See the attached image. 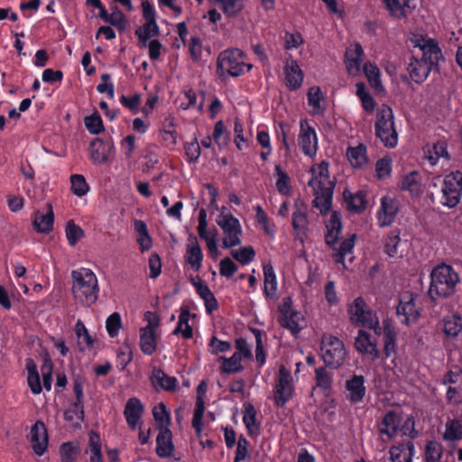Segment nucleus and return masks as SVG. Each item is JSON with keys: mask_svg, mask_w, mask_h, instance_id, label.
Wrapping results in <instances>:
<instances>
[{"mask_svg": "<svg viewBox=\"0 0 462 462\" xmlns=\"http://www.w3.org/2000/svg\"><path fill=\"white\" fill-rule=\"evenodd\" d=\"M54 214L50 204L34 213L32 226L39 233L48 234L52 230Z\"/></svg>", "mask_w": 462, "mask_h": 462, "instance_id": "b1692460", "label": "nucleus"}, {"mask_svg": "<svg viewBox=\"0 0 462 462\" xmlns=\"http://www.w3.org/2000/svg\"><path fill=\"white\" fill-rule=\"evenodd\" d=\"M71 190L78 197H82L88 191V186L82 175L75 174L70 178Z\"/></svg>", "mask_w": 462, "mask_h": 462, "instance_id": "774afa93", "label": "nucleus"}, {"mask_svg": "<svg viewBox=\"0 0 462 462\" xmlns=\"http://www.w3.org/2000/svg\"><path fill=\"white\" fill-rule=\"evenodd\" d=\"M276 188L278 191L282 195H288L291 191L290 177L282 171L280 165L275 166Z\"/></svg>", "mask_w": 462, "mask_h": 462, "instance_id": "680f3d73", "label": "nucleus"}, {"mask_svg": "<svg viewBox=\"0 0 462 462\" xmlns=\"http://www.w3.org/2000/svg\"><path fill=\"white\" fill-rule=\"evenodd\" d=\"M294 393V384L292 376L285 366L279 368L276 383L273 390V399L278 406H283L291 400Z\"/></svg>", "mask_w": 462, "mask_h": 462, "instance_id": "2eb2a0df", "label": "nucleus"}, {"mask_svg": "<svg viewBox=\"0 0 462 462\" xmlns=\"http://www.w3.org/2000/svg\"><path fill=\"white\" fill-rule=\"evenodd\" d=\"M203 257L204 255L202 249L198 242L197 237L192 234L189 235L188 237L186 252L184 255L186 263L193 271L199 272L202 266Z\"/></svg>", "mask_w": 462, "mask_h": 462, "instance_id": "4be33fe9", "label": "nucleus"}, {"mask_svg": "<svg viewBox=\"0 0 462 462\" xmlns=\"http://www.w3.org/2000/svg\"><path fill=\"white\" fill-rule=\"evenodd\" d=\"M64 418L74 427H79L84 419L83 403L80 402H75L72 403L65 411Z\"/></svg>", "mask_w": 462, "mask_h": 462, "instance_id": "3c124183", "label": "nucleus"}, {"mask_svg": "<svg viewBox=\"0 0 462 462\" xmlns=\"http://www.w3.org/2000/svg\"><path fill=\"white\" fill-rule=\"evenodd\" d=\"M366 393L365 378L363 375L354 374L345 383L346 398L351 403H359L363 401Z\"/></svg>", "mask_w": 462, "mask_h": 462, "instance_id": "412c9836", "label": "nucleus"}, {"mask_svg": "<svg viewBox=\"0 0 462 462\" xmlns=\"http://www.w3.org/2000/svg\"><path fill=\"white\" fill-rule=\"evenodd\" d=\"M402 189L408 190L411 195H417L421 191L419 181V174L416 171L405 175L402 181Z\"/></svg>", "mask_w": 462, "mask_h": 462, "instance_id": "6e6d98bb", "label": "nucleus"}, {"mask_svg": "<svg viewBox=\"0 0 462 462\" xmlns=\"http://www.w3.org/2000/svg\"><path fill=\"white\" fill-rule=\"evenodd\" d=\"M314 193V207L319 210L320 214H326L331 207L333 189H320V192Z\"/></svg>", "mask_w": 462, "mask_h": 462, "instance_id": "49530a36", "label": "nucleus"}, {"mask_svg": "<svg viewBox=\"0 0 462 462\" xmlns=\"http://www.w3.org/2000/svg\"><path fill=\"white\" fill-rule=\"evenodd\" d=\"M78 339V346L80 350H86L93 346L95 339L89 335L88 329L81 320H78L74 328Z\"/></svg>", "mask_w": 462, "mask_h": 462, "instance_id": "79ce46f5", "label": "nucleus"}, {"mask_svg": "<svg viewBox=\"0 0 462 462\" xmlns=\"http://www.w3.org/2000/svg\"><path fill=\"white\" fill-rule=\"evenodd\" d=\"M374 129L376 137L385 147L394 148L397 145L398 134L394 125V116L388 106H382L377 109Z\"/></svg>", "mask_w": 462, "mask_h": 462, "instance_id": "0eeeda50", "label": "nucleus"}, {"mask_svg": "<svg viewBox=\"0 0 462 462\" xmlns=\"http://www.w3.org/2000/svg\"><path fill=\"white\" fill-rule=\"evenodd\" d=\"M312 178L309 185L312 188L314 192H320V189H334V182L328 174V164L322 162L316 164L311 168Z\"/></svg>", "mask_w": 462, "mask_h": 462, "instance_id": "6ab92c4d", "label": "nucleus"}, {"mask_svg": "<svg viewBox=\"0 0 462 462\" xmlns=\"http://www.w3.org/2000/svg\"><path fill=\"white\" fill-rule=\"evenodd\" d=\"M316 374V387L321 389L324 393H328L332 385V375L323 368H318Z\"/></svg>", "mask_w": 462, "mask_h": 462, "instance_id": "e2e57ef3", "label": "nucleus"}, {"mask_svg": "<svg viewBox=\"0 0 462 462\" xmlns=\"http://www.w3.org/2000/svg\"><path fill=\"white\" fill-rule=\"evenodd\" d=\"M134 227L141 251H149L152 247V239L148 233L146 224L143 220L136 219L134 221Z\"/></svg>", "mask_w": 462, "mask_h": 462, "instance_id": "58836bf2", "label": "nucleus"}, {"mask_svg": "<svg viewBox=\"0 0 462 462\" xmlns=\"http://www.w3.org/2000/svg\"><path fill=\"white\" fill-rule=\"evenodd\" d=\"M234 133L236 148L240 151L246 149L249 146V139L245 137L243 125L239 120L235 121Z\"/></svg>", "mask_w": 462, "mask_h": 462, "instance_id": "69168bd1", "label": "nucleus"}, {"mask_svg": "<svg viewBox=\"0 0 462 462\" xmlns=\"http://www.w3.org/2000/svg\"><path fill=\"white\" fill-rule=\"evenodd\" d=\"M308 225L307 209L305 205L297 201L295 203V210L292 214V226L297 231H303Z\"/></svg>", "mask_w": 462, "mask_h": 462, "instance_id": "8fccbe9b", "label": "nucleus"}, {"mask_svg": "<svg viewBox=\"0 0 462 462\" xmlns=\"http://www.w3.org/2000/svg\"><path fill=\"white\" fill-rule=\"evenodd\" d=\"M106 23L124 31L126 28L127 19L118 7L114 6L111 8V13L109 14V18L106 19Z\"/></svg>", "mask_w": 462, "mask_h": 462, "instance_id": "338daca9", "label": "nucleus"}, {"mask_svg": "<svg viewBox=\"0 0 462 462\" xmlns=\"http://www.w3.org/2000/svg\"><path fill=\"white\" fill-rule=\"evenodd\" d=\"M152 382L156 389L173 392L177 389L178 380L174 376L167 375L161 369H154L152 374Z\"/></svg>", "mask_w": 462, "mask_h": 462, "instance_id": "4c0bfd02", "label": "nucleus"}, {"mask_svg": "<svg viewBox=\"0 0 462 462\" xmlns=\"http://www.w3.org/2000/svg\"><path fill=\"white\" fill-rule=\"evenodd\" d=\"M156 452L161 457H170L174 449L172 443V435L169 429L160 430V432L156 439Z\"/></svg>", "mask_w": 462, "mask_h": 462, "instance_id": "f704fd0d", "label": "nucleus"}, {"mask_svg": "<svg viewBox=\"0 0 462 462\" xmlns=\"http://www.w3.org/2000/svg\"><path fill=\"white\" fill-rule=\"evenodd\" d=\"M251 69L252 64L246 61L244 52L239 49H228L218 55L217 70L221 77H239Z\"/></svg>", "mask_w": 462, "mask_h": 462, "instance_id": "423d86ee", "label": "nucleus"}, {"mask_svg": "<svg viewBox=\"0 0 462 462\" xmlns=\"http://www.w3.org/2000/svg\"><path fill=\"white\" fill-rule=\"evenodd\" d=\"M411 42L415 48L421 51L422 56L420 59L412 57L408 64L407 71L414 82L421 83L442 58L441 50L435 40L423 34H412Z\"/></svg>", "mask_w": 462, "mask_h": 462, "instance_id": "f257e3e1", "label": "nucleus"}, {"mask_svg": "<svg viewBox=\"0 0 462 462\" xmlns=\"http://www.w3.org/2000/svg\"><path fill=\"white\" fill-rule=\"evenodd\" d=\"M101 447L100 437L92 431L89 434L88 446L85 451L88 462H104Z\"/></svg>", "mask_w": 462, "mask_h": 462, "instance_id": "ea45409f", "label": "nucleus"}, {"mask_svg": "<svg viewBox=\"0 0 462 462\" xmlns=\"http://www.w3.org/2000/svg\"><path fill=\"white\" fill-rule=\"evenodd\" d=\"M344 199L351 211L360 212L365 208L366 200L365 195L363 192H356L353 194L349 191H345Z\"/></svg>", "mask_w": 462, "mask_h": 462, "instance_id": "09e8293b", "label": "nucleus"}, {"mask_svg": "<svg viewBox=\"0 0 462 462\" xmlns=\"http://www.w3.org/2000/svg\"><path fill=\"white\" fill-rule=\"evenodd\" d=\"M147 325L140 329V347L144 355H152L160 338L159 318L152 312L145 313Z\"/></svg>", "mask_w": 462, "mask_h": 462, "instance_id": "f8f14e48", "label": "nucleus"}, {"mask_svg": "<svg viewBox=\"0 0 462 462\" xmlns=\"http://www.w3.org/2000/svg\"><path fill=\"white\" fill-rule=\"evenodd\" d=\"M116 147L111 141L96 138L90 143L89 156L95 164H104L115 155Z\"/></svg>", "mask_w": 462, "mask_h": 462, "instance_id": "f3484780", "label": "nucleus"}, {"mask_svg": "<svg viewBox=\"0 0 462 462\" xmlns=\"http://www.w3.org/2000/svg\"><path fill=\"white\" fill-rule=\"evenodd\" d=\"M231 255L242 265L249 264L255 256L254 248L250 245L231 251Z\"/></svg>", "mask_w": 462, "mask_h": 462, "instance_id": "052dcab7", "label": "nucleus"}, {"mask_svg": "<svg viewBox=\"0 0 462 462\" xmlns=\"http://www.w3.org/2000/svg\"><path fill=\"white\" fill-rule=\"evenodd\" d=\"M236 351L230 357L220 356L217 359L219 370L222 374H237L244 370L243 361L252 359V346L243 338L236 340Z\"/></svg>", "mask_w": 462, "mask_h": 462, "instance_id": "1a4fd4ad", "label": "nucleus"}, {"mask_svg": "<svg viewBox=\"0 0 462 462\" xmlns=\"http://www.w3.org/2000/svg\"><path fill=\"white\" fill-rule=\"evenodd\" d=\"M280 322L282 326L289 329L292 335L296 336L306 325L303 315L294 310L291 300L286 299L280 306Z\"/></svg>", "mask_w": 462, "mask_h": 462, "instance_id": "dca6fc26", "label": "nucleus"}, {"mask_svg": "<svg viewBox=\"0 0 462 462\" xmlns=\"http://www.w3.org/2000/svg\"><path fill=\"white\" fill-rule=\"evenodd\" d=\"M415 454V447L411 441L400 443L389 449L392 462H412Z\"/></svg>", "mask_w": 462, "mask_h": 462, "instance_id": "c85d7f7f", "label": "nucleus"}, {"mask_svg": "<svg viewBox=\"0 0 462 462\" xmlns=\"http://www.w3.org/2000/svg\"><path fill=\"white\" fill-rule=\"evenodd\" d=\"M308 105L310 108V112L316 116L324 113L325 106V97L319 87H310L307 93Z\"/></svg>", "mask_w": 462, "mask_h": 462, "instance_id": "2f4dec72", "label": "nucleus"}, {"mask_svg": "<svg viewBox=\"0 0 462 462\" xmlns=\"http://www.w3.org/2000/svg\"><path fill=\"white\" fill-rule=\"evenodd\" d=\"M356 87V96L359 97L362 107L364 110L369 114L373 113L374 110V100L371 97V95L366 91L364 83H357Z\"/></svg>", "mask_w": 462, "mask_h": 462, "instance_id": "13d9d810", "label": "nucleus"}, {"mask_svg": "<svg viewBox=\"0 0 462 462\" xmlns=\"http://www.w3.org/2000/svg\"><path fill=\"white\" fill-rule=\"evenodd\" d=\"M355 347L360 353L371 356L373 358L378 357L379 352L376 345L371 340L370 335L365 330L360 329L355 339Z\"/></svg>", "mask_w": 462, "mask_h": 462, "instance_id": "473e14b6", "label": "nucleus"}, {"mask_svg": "<svg viewBox=\"0 0 462 462\" xmlns=\"http://www.w3.org/2000/svg\"><path fill=\"white\" fill-rule=\"evenodd\" d=\"M159 33L157 22H145V23L135 31L141 47H146L150 38Z\"/></svg>", "mask_w": 462, "mask_h": 462, "instance_id": "37998d69", "label": "nucleus"}, {"mask_svg": "<svg viewBox=\"0 0 462 462\" xmlns=\"http://www.w3.org/2000/svg\"><path fill=\"white\" fill-rule=\"evenodd\" d=\"M297 143L301 152L314 159L317 155L319 147V139L314 127L310 126L307 119H300V131L297 138Z\"/></svg>", "mask_w": 462, "mask_h": 462, "instance_id": "ddd939ff", "label": "nucleus"}, {"mask_svg": "<svg viewBox=\"0 0 462 462\" xmlns=\"http://www.w3.org/2000/svg\"><path fill=\"white\" fill-rule=\"evenodd\" d=\"M442 330L447 337L455 338L462 331V317L457 313H451L443 318Z\"/></svg>", "mask_w": 462, "mask_h": 462, "instance_id": "c9c22d12", "label": "nucleus"}, {"mask_svg": "<svg viewBox=\"0 0 462 462\" xmlns=\"http://www.w3.org/2000/svg\"><path fill=\"white\" fill-rule=\"evenodd\" d=\"M346 157L354 168H363L368 163L366 146L363 143H358L356 146L348 147Z\"/></svg>", "mask_w": 462, "mask_h": 462, "instance_id": "e433bc0d", "label": "nucleus"}, {"mask_svg": "<svg viewBox=\"0 0 462 462\" xmlns=\"http://www.w3.org/2000/svg\"><path fill=\"white\" fill-rule=\"evenodd\" d=\"M284 74L286 85L290 89L295 90L301 86L304 76L296 60H287L284 66Z\"/></svg>", "mask_w": 462, "mask_h": 462, "instance_id": "cd10ccee", "label": "nucleus"}, {"mask_svg": "<svg viewBox=\"0 0 462 462\" xmlns=\"http://www.w3.org/2000/svg\"><path fill=\"white\" fill-rule=\"evenodd\" d=\"M208 2L218 7L227 18L237 17L245 5V0H208Z\"/></svg>", "mask_w": 462, "mask_h": 462, "instance_id": "c756f323", "label": "nucleus"}, {"mask_svg": "<svg viewBox=\"0 0 462 462\" xmlns=\"http://www.w3.org/2000/svg\"><path fill=\"white\" fill-rule=\"evenodd\" d=\"M416 0H383L386 8L395 18H403L413 8Z\"/></svg>", "mask_w": 462, "mask_h": 462, "instance_id": "72a5a7b5", "label": "nucleus"}, {"mask_svg": "<svg viewBox=\"0 0 462 462\" xmlns=\"http://www.w3.org/2000/svg\"><path fill=\"white\" fill-rule=\"evenodd\" d=\"M326 227L328 231L326 243L333 249L332 258L336 263H339L346 268V259L349 256V260H353L352 253L356 244V235H351L337 244L338 236L342 228L341 217L337 212H333L330 215Z\"/></svg>", "mask_w": 462, "mask_h": 462, "instance_id": "7ed1b4c3", "label": "nucleus"}, {"mask_svg": "<svg viewBox=\"0 0 462 462\" xmlns=\"http://www.w3.org/2000/svg\"><path fill=\"white\" fill-rule=\"evenodd\" d=\"M143 412V406L139 399L130 398L125 407L124 415L128 426L132 430L137 429Z\"/></svg>", "mask_w": 462, "mask_h": 462, "instance_id": "bb28decb", "label": "nucleus"}, {"mask_svg": "<svg viewBox=\"0 0 462 462\" xmlns=\"http://www.w3.org/2000/svg\"><path fill=\"white\" fill-rule=\"evenodd\" d=\"M364 73L372 88L376 90H382L381 73L378 67L371 62L364 66Z\"/></svg>", "mask_w": 462, "mask_h": 462, "instance_id": "603ef678", "label": "nucleus"}, {"mask_svg": "<svg viewBox=\"0 0 462 462\" xmlns=\"http://www.w3.org/2000/svg\"><path fill=\"white\" fill-rule=\"evenodd\" d=\"M383 325L385 355L391 356L395 352L396 332L390 321L383 320Z\"/></svg>", "mask_w": 462, "mask_h": 462, "instance_id": "c03bdc74", "label": "nucleus"}, {"mask_svg": "<svg viewBox=\"0 0 462 462\" xmlns=\"http://www.w3.org/2000/svg\"><path fill=\"white\" fill-rule=\"evenodd\" d=\"M420 314V308L418 304V297L409 291L400 296L397 306V316L400 321L405 325L415 323Z\"/></svg>", "mask_w": 462, "mask_h": 462, "instance_id": "4468645a", "label": "nucleus"}, {"mask_svg": "<svg viewBox=\"0 0 462 462\" xmlns=\"http://www.w3.org/2000/svg\"><path fill=\"white\" fill-rule=\"evenodd\" d=\"M401 423V415L393 411L387 412L379 426V431L381 434L387 436L388 439L396 438L400 434Z\"/></svg>", "mask_w": 462, "mask_h": 462, "instance_id": "a878e982", "label": "nucleus"}, {"mask_svg": "<svg viewBox=\"0 0 462 462\" xmlns=\"http://www.w3.org/2000/svg\"><path fill=\"white\" fill-rule=\"evenodd\" d=\"M71 291L74 299L79 303L90 306L98 298V282L93 271L79 268L71 272Z\"/></svg>", "mask_w": 462, "mask_h": 462, "instance_id": "20e7f679", "label": "nucleus"}, {"mask_svg": "<svg viewBox=\"0 0 462 462\" xmlns=\"http://www.w3.org/2000/svg\"><path fill=\"white\" fill-rule=\"evenodd\" d=\"M216 209L218 211L216 222L224 235L222 247L228 249L240 245L242 244L243 236V228L240 221L234 217L225 206L221 208L216 206Z\"/></svg>", "mask_w": 462, "mask_h": 462, "instance_id": "39448f33", "label": "nucleus"}, {"mask_svg": "<svg viewBox=\"0 0 462 462\" xmlns=\"http://www.w3.org/2000/svg\"><path fill=\"white\" fill-rule=\"evenodd\" d=\"M263 291L266 297L274 298L278 289V282L274 270L271 264L263 265Z\"/></svg>", "mask_w": 462, "mask_h": 462, "instance_id": "a19ab883", "label": "nucleus"}, {"mask_svg": "<svg viewBox=\"0 0 462 462\" xmlns=\"http://www.w3.org/2000/svg\"><path fill=\"white\" fill-rule=\"evenodd\" d=\"M79 453V446L74 442L63 443L60 448L61 462H76Z\"/></svg>", "mask_w": 462, "mask_h": 462, "instance_id": "5fc2aeb1", "label": "nucleus"}, {"mask_svg": "<svg viewBox=\"0 0 462 462\" xmlns=\"http://www.w3.org/2000/svg\"><path fill=\"white\" fill-rule=\"evenodd\" d=\"M29 440L35 455L42 456L46 452L49 445V437L47 429L42 421L38 420L32 427Z\"/></svg>", "mask_w": 462, "mask_h": 462, "instance_id": "a211bd4d", "label": "nucleus"}, {"mask_svg": "<svg viewBox=\"0 0 462 462\" xmlns=\"http://www.w3.org/2000/svg\"><path fill=\"white\" fill-rule=\"evenodd\" d=\"M190 317V312L188 310H183L179 316L178 325L174 329L173 334H180L185 339L191 338L193 331L191 326L189 324Z\"/></svg>", "mask_w": 462, "mask_h": 462, "instance_id": "de8ad7c7", "label": "nucleus"}, {"mask_svg": "<svg viewBox=\"0 0 462 462\" xmlns=\"http://www.w3.org/2000/svg\"><path fill=\"white\" fill-rule=\"evenodd\" d=\"M399 210L398 201L390 196H383L380 200V208L377 211V220L380 226L391 225Z\"/></svg>", "mask_w": 462, "mask_h": 462, "instance_id": "aec40b11", "label": "nucleus"}, {"mask_svg": "<svg viewBox=\"0 0 462 462\" xmlns=\"http://www.w3.org/2000/svg\"><path fill=\"white\" fill-rule=\"evenodd\" d=\"M152 415L159 430L169 429L171 417L163 403L161 402L153 407Z\"/></svg>", "mask_w": 462, "mask_h": 462, "instance_id": "4d7b16f0", "label": "nucleus"}, {"mask_svg": "<svg viewBox=\"0 0 462 462\" xmlns=\"http://www.w3.org/2000/svg\"><path fill=\"white\" fill-rule=\"evenodd\" d=\"M439 202L448 208L456 207L462 197V172L451 171L446 174L440 189Z\"/></svg>", "mask_w": 462, "mask_h": 462, "instance_id": "9b49d317", "label": "nucleus"}, {"mask_svg": "<svg viewBox=\"0 0 462 462\" xmlns=\"http://www.w3.org/2000/svg\"><path fill=\"white\" fill-rule=\"evenodd\" d=\"M346 66L349 74L356 76L360 73L364 51L360 44L355 43L346 51Z\"/></svg>", "mask_w": 462, "mask_h": 462, "instance_id": "393cba45", "label": "nucleus"}, {"mask_svg": "<svg viewBox=\"0 0 462 462\" xmlns=\"http://www.w3.org/2000/svg\"><path fill=\"white\" fill-rule=\"evenodd\" d=\"M424 159L430 166L439 163L441 167H444L449 160L446 143L439 142L433 145H427L424 148Z\"/></svg>", "mask_w": 462, "mask_h": 462, "instance_id": "5701e85b", "label": "nucleus"}, {"mask_svg": "<svg viewBox=\"0 0 462 462\" xmlns=\"http://www.w3.org/2000/svg\"><path fill=\"white\" fill-rule=\"evenodd\" d=\"M348 315L350 321L356 326L374 330L377 335L382 333L376 312L368 307L363 298L358 297L353 301L348 308Z\"/></svg>", "mask_w": 462, "mask_h": 462, "instance_id": "6e6552de", "label": "nucleus"}, {"mask_svg": "<svg viewBox=\"0 0 462 462\" xmlns=\"http://www.w3.org/2000/svg\"><path fill=\"white\" fill-rule=\"evenodd\" d=\"M27 371L28 385L33 394H39L42 392V387L41 384L40 375L36 370L35 365L32 362H29L27 364Z\"/></svg>", "mask_w": 462, "mask_h": 462, "instance_id": "bf43d9fd", "label": "nucleus"}, {"mask_svg": "<svg viewBox=\"0 0 462 462\" xmlns=\"http://www.w3.org/2000/svg\"><path fill=\"white\" fill-rule=\"evenodd\" d=\"M191 284L196 289L197 293L204 300V304L208 312H212L217 308V300L208 288L200 279H191Z\"/></svg>", "mask_w": 462, "mask_h": 462, "instance_id": "7c9ffc66", "label": "nucleus"}, {"mask_svg": "<svg viewBox=\"0 0 462 462\" xmlns=\"http://www.w3.org/2000/svg\"><path fill=\"white\" fill-rule=\"evenodd\" d=\"M430 278L428 295L434 301L452 296L460 282L457 272L451 265L446 263L434 267Z\"/></svg>", "mask_w": 462, "mask_h": 462, "instance_id": "f03ea898", "label": "nucleus"}, {"mask_svg": "<svg viewBox=\"0 0 462 462\" xmlns=\"http://www.w3.org/2000/svg\"><path fill=\"white\" fill-rule=\"evenodd\" d=\"M243 421L251 436H256L259 434V426L255 419V411L253 407L245 410Z\"/></svg>", "mask_w": 462, "mask_h": 462, "instance_id": "0e129e2a", "label": "nucleus"}, {"mask_svg": "<svg viewBox=\"0 0 462 462\" xmlns=\"http://www.w3.org/2000/svg\"><path fill=\"white\" fill-rule=\"evenodd\" d=\"M424 455L426 462H440L443 447L436 440H430L425 445Z\"/></svg>", "mask_w": 462, "mask_h": 462, "instance_id": "864d4df0", "label": "nucleus"}, {"mask_svg": "<svg viewBox=\"0 0 462 462\" xmlns=\"http://www.w3.org/2000/svg\"><path fill=\"white\" fill-rule=\"evenodd\" d=\"M443 439L447 441L462 439V418L447 421Z\"/></svg>", "mask_w": 462, "mask_h": 462, "instance_id": "a18cd8bd", "label": "nucleus"}, {"mask_svg": "<svg viewBox=\"0 0 462 462\" xmlns=\"http://www.w3.org/2000/svg\"><path fill=\"white\" fill-rule=\"evenodd\" d=\"M320 356L327 366L340 367L346 357L344 343L332 335H324L320 341Z\"/></svg>", "mask_w": 462, "mask_h": 462, "instance_id": "9d476101", "label": "nucleus"}]
</instances>
